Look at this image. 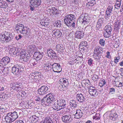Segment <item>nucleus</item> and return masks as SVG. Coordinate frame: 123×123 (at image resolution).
<instances>
[{"label": "nucleus", "instance_id": "45", "mask_svg": "<svg viewBox=\"0 0 123 123\" xmlns=\"http://www.w3.org/2000/svg\"><path fill=\"white\" fill-rule=\"evenodd\" d=\"M120 6L121 3H117L116 2L114 6L115 8L117 9H118L120 8Z\"/></svg>", "mask_w": 123, "mask_h": 123}, {"label": "nucleus", "instance_id": "29", "mask_svg": "<svg viewBox=\"0 0 123 123\" xmlns=\"http://www.w3.org/2000/svg\"><path fill=\"white\" fill-rule=\"evenodd\" d=\"M76 98L78 101L81 103L83 102L84 97L81 93L78 94L76 96Z\"/></svg>", "mask_w": 123, "mask_h": 123}, {"label": "nucleus", "instance_id": "57", "mask_svg": "<svg viewBox=\"0 0 123 123\" xmlns=\"http://www.w3.org/2000/svg\"><path fill=\"white\" fill-rule=\"evenodd\" d=\"M81 60V58H77L76 59V62L78 63H81V62L80 61V60H79V59Z\"/></svg>", "mask_w": 123, "mask_h": 123}, {"label": "nucleus", "instance_id": "32", "mask_svg": "<svg viewBox=\"0 0 123 123\" xmlns=\"http://www.w3.org/2000/svg\"><path fill=\"white\" fill-rule=\"evenodd\" d=\"M37 60L34 58L31 59L30 61L31 65L32 66H36L37 64Z\"/></svg>", "mask_w": 123, "mask_h": 123}, {"label": "nucleus", "instance_id": "56", "mask_svg": "<svg viewBox=\"0 0 123 123\" xmlns=\"http://www.w3.org/2000/svg\"><path fill=\"white\" fill-rule=\"evenodd\" d=\"M92 60L91 58L90 59L88 60V63L90 65H91L92 64Z\"/></svg>", "mask_w": 123, "mask_h": 123}, {"label": "nucleus", "instance_id": "18", "mask_svg": "<svg viewBox=\"0 0 123 123\" xmlns=\"http://www.w3.org/2000/svg\"><path fill=\"white\" fill-rule=\"evenodd\" d=\"M10 59L8 56L3 58L1 61V63L2 64H7L9 62Z\"/></svg>", "mask_w": 123, "mask_h": 123}, {"label": "nucleus", "instance_id": "6", "mask_svg": "<svg viewBox=\"0 0 123 123\" xmlns=\"http://www.w3.org/2000/svg\"><path fill=\"white\" fill-rule=\"evenodd\" d=\"M53 70L54 72L59 73L62 71V68L60 64L58 63H55L52 65Z\"/></svg>", "mask_w": 123, "mask_h": 123}, {"label": "nucleus", "instance_id": "42", "mask_svg": "<svg viewBox=\"0 0 123 123\" xmlns=\"http://www.w3.org/2000/svg\"><path fill=\"white\" fill-rule=\"evenodd\" d=\"M120 59V57L119 56L115 57L114 61V63L117 64V63L119 62V60Z\"/></svg>", "mask_w": 123, "mask_h": 123}, {"label": "nucleus", "instance_id": "63", "mask_svg": "<svg viewBox=\"0 0 123 123\" xmlns=\"http://www.w3.org/2000/svg\"><path fill=\"white\" fill-rule=\"evenodd\" d=\"M41 102L42 103H43V102L44 103H45V97H44L43 99H41Z\"/></svg>", "mask_w": 123, "mask_h": 123}, {"label": "nucleus", "instance_id": "31", "mask_svg": "<svg viewBox=\"0 0 123 123\" xmlns=\"http://www.w3.org/2000/svg\"><path fill=\"white\" fill-rule=\"evenodd\" d=\"M69 105L71 107L74 108L77 107L76 103V101L74 100H71L69 102Z\"/></svg>", "mask_w": 123, "mask_h": 123}, {"label": "nucleus", "instance_id": "20", "mask_svg": "<svg viewBox=\"0 0 123 123\" xmlns=\"http://www.w3.org/2000/svg\"><path fill=\"white\" fill-rule=\"evenodd\" d=\"M109 113V117L110 119L113 121L116 120V118L117 117V113H113L111 111L108 112Z\"/></svg>", "mask_w": 123, "mask_h": 123}, {"label": "nucleus", "instance_id": "47", "mask_svg": "<svg viewBox=\"0 0 123 123\" xmlns=\"http://www.w3.org/2000/svg\"><path fill=\"white\" fill-rule=\"evenodd\" d=\"M95 3V1L94 0L92 1L90 3H88L87 4V6L88 5L90 6H93Z\"/></svg>", "mask_w": 123, "mask_h": 123}, {"label": "nucleus", "instance_id": "61", "mask_svg": "<svg viewBox=\"0 0 123 123\" xmlns=\"http://www.w3.org/2000/svg\"><path fill=\"white\" fill-rule=\"evenodd\" d=\"M43 24H42V25H44V26H46L49 24V23H48L45 22H44L43 23Z\"/></svg>", "mask_w": 123, "mask_h": 123}, {"label": "nucleus", "instance_id": "41", "mask_svg": "<svg viewBox=\"0 0 123 123\" xmlns=\"http://www.w3.org/2000/svg\"><path fill=\"white\" fill-rule=\"evenodd\" d=\"M45 103H47L48 104H50L52 101L49 99L46 96L45 97Z\"/></svg>", "mask_w": 123, "mask_h": 123}, {"label": "nucleus", "instance_id": "37", "mask_svg": "<svg viewBox=\"0 0 123 123\" xmlns=\"http://www.w3.org/2000/svg\"><path fill=\"white\" fill-rule=\"evenodd\" d=\"M63 46L61 44H58L56 46V49L57 50L60 51H61V50L63 49Z\"/></svg>", "mask_w": 123, "mask_h": 123}, {"label": "nucleus", "instance_id": "17", "mask_svg": "<svg viewBox=\"0 0 123 123\" xmlns=\"http://www.w3.org/2000/svg\"><path fill=\"white\" fill-rule=\"evenodd\" d=\"M30 31L28 28H26L25 29L21 34L26 37H28L30 35Z\"/></svg>", "mask_w": 123, "mask_h": 123}, {"label": "nucleus", "instance_id": "11", "mask_svg": "<svg viewBox=\"0 0 123 123\" xmlns=\"http://www.w3.org/2000/svg\"><path fill=\"white\" fill-rule=\"evenodd\" d=\"M41 0H30V3L32 6L37 7L39 6L41 3Z\"/></svg>", "mask_w": 123, "mask_h": 123}, {"label": "nucleus", "instance_id": "28", "mask_svg": "<svg viewBox=\"0 0 123 123\" xmlns=\"http://www.w3.org/2000/svg\"><path fill=\"white\" fill-rule=\"evenodd\" d=\"M10 114L8 113L7 114V115L5 117V119L7 122L12 123L14 121L12 118L11 117Z\"/></svg>", "mask_w": 123, "mask_h": 123}, {"label": "nucleus", "instance_id": "36", "mask_svg": "<svg viewBox=\"0 0 123 123\" xmlns=\"http://www.w3.org/2000/svg\"><path fill=\"white\" fill-rule=\"evenodd\" d=\"M12 52L14 55H19V53H20V51L19 52L18 49L15 48H13L12 49Z\"/></svg>", "mask_w": 123, "mask_h": 123}, {"label": "nucleus", "instance_id": "43", "mask_svg": "<svg viewBox=\"0 0 123 123\" xmlns=\"http://www.w3.org/2000/svg\"><path fill=\"white\" fill-rule=\"evenodd\" d=\"M99 43L101 46H104L105 44V40L103 39H100L99 40Z\"/></svg>", "mask_w": 123, "mask_h": 123}, {"label": "nucleus", "instance_id": "22", "mask_svg": "<svg viewBox=\"0 0 123 123\" xmlns=\"http://www.w3.org/2000/svg\"><path fill=\"white\" fill-rule=\"evenodd\" d=\"M92 88H90L89 89V92L90 95L95 97L97 94V93L96 94L97 91L96 89Z\"/></svg>", "mask_w": 123, "mask_h": 123}, {"label": "nucleus", "instance_id": "16", "mask_svg": "<svg viewBox=\"0 0 123 123\" xmlns=\"http://www.w3.org/2000/svg\"><path fill=\"white\" fill-rule=\"evenodd\" d=\"M56 102L62 108V109H63L64 108V106L66 105L65 100L62 98H60L57 100Z\"/></svg>", "mask_w": 123, "mask_h": 123}, {"label": "nucleus", "instance_id": "19", "mask_svg": "<svg viewBox=\"0 0 123 123\" xmlns=\"http://www.w3.org/2000/svg\"><path fill=\"white\" fill-rule=\"evenodd\" d=\"M25 29L24 25H17L16 27V30L18 31V32H19L21 33Z\"/></svg>", "mask_w": 123, "mask_h": 123}, {"label": "nucleus", "instance_id": "34", "mask_svg": "<svg viewBox=\"0 0 123 123\" xmlns=\"http://www.w3.org/2000/svg\"><path fill=\"white\" fill-rule=\"evenodd\" d=\"M46 96L49 99L52 101H53L55 99L54 95V94L51 93H49L46 95Z\"/></svg>", "mask_w": 123, "mask_h": 123}, {"label": "nucleus", "instance_id": "7", "mask_svg": "<svg viewBox=\"0 0 123 123\" xmlns=\"http://www.w3.org/2000/svg\"><path fill=\"white\" fill-rule=\"evenodd\" d=\"M73 113L75 116L74 117L76 118H79L83 115L82 111L80 109L74 110L72 111Z\"/></svg>", "mask_w": 123, "mask_h": 123}, {"label": "nucleus", "instance_id": "54", "mask_svg": "<svg viewBox=\"0 0 123 123\" xmlns=\"http://www.w3.org/2000/svg\"><path fill=\"white\" fill-rule=\"evenodd\" d=\"M116 86L118 87H121L122 86H123V82H120L118 86L117 85H116Z\"/></svg>", "mask_w": 123, "mask_h": 123}, {"label": "nucleus", "instance_id": "10", "mask_svg": "<svg viewBox=\"0 0 123 123\" xmlns=\"http://www.w3.org/2000/svg\"><path fill=\"white\" fill-rule=\"evenodd\" d=\"M1 36L3 37V42H7L10 41L14 37V36L12 35L11 33H9L7 35H4V36Z\"/></svg>", "mask_w": 123, "mask_h": 123}, {"label": "nucleus", "instance_id": "59", "mask_svg": "<svg viewBox=\"0 0 123 123\" xmlns=\"http://www.w3.org/2000/svg\"><path fill=\"white\" fill-rule=\"evenodd\" d=\"M15 123H24V122L23 121L19 120L18 121H16Z\"/></svg>", "mask_w": 123, "mask_h": 123}, {"label": "nucleus", "instance_id": "4", "mask_svg": "<svg viewBox=\"0 0 123 123\" xmlns=\"http://www.w3.org/2000/svg\"><path fill=\"white\" fill-rule=\"evenodd\" d=\"M40 73L37 72H35L34 74L31 75V78L33 80H32V82H38L41 77Z\"/></svg>", "mask_w": 123, "mask_h": 123}, {"label": "nucleus", "instance_id": "62", "mask_svg": "<svg viewBox=\"0 0 123 123\" xmlns=\"http://www.w3.org/2000/svg\"><path fill=\"white\" fill-rule=\"evenodd\" d=\"M101 24H99L97 22L96 25V26L97 28H98L101 27Z\"/></svg>", "mask_w": 123, "mask_h": 123}, {"label": "nucleus", "instance_id": "5", "mask_svg": "<svg viewBox=\"0 0 123 123\" xmlns=\"http://www.w3.org/2000/svg\"><path fill=\"white\" fill-rule=\"evenodd\" d=\"M101 50L100 49V47L98 46H97L95 48L94 53V54H95L96 55V57H96L95 58L96 60L99 61L100 60V58L101 57V56H98V55H101L102 53L101 51Z\"/></svg>", "mask_w": 123, "mask_h": 123}, {"label": "nucleus", "instance_id": "50", "mask_svg": "<svg viewBox=\"0 0 123 123\" xmlns=\"http://www.w3.org/2000/svg\"><path fill=\"white\" fill-rule=\"evenodd\" d=\"M113 6H109L107 8V10L109 11L110 12H111L112 11V9H113Z\"/></svg>", "mask_w": 123, "mask_h": 123}, {"label": "nucleus", "instance_id": "35", "mask_svg": "<svg viewBox=\"0 0 123 123\" xmlns=\"http://www.w3.org/2000/svg\"><path fill=\"white\" fill-rule=\"evenodd\" d=\"M112 29L110 26L107 25L104 28V31L108 32L109 33H111Z\"/></svg>", "mask_w": 123, "mask_h": 123}, {"label": "nucleus", "instance_id": "25", "mask_svg": "<svg viewBox=\"0 0 123 123\" xmlns=\"http://www.w3.org/2000/svg\"><path fill=\"white\" fill-rule=\"evenodd\" d=\"M52 33L55 35L56 37L61 36L62 35V33L60 30L59 29L54 30L52 31Z\"/></svg>", "mask_w": 123, "mask_h": 123}, {"label": "nucleus", "instance_id": "46", "mask_svg": "<svg viewBox=\"0 0 123 123\" xmlns=\"http://www.w3.org/2000/svg\"><path fill=\"white\" fill-rule=\"evenodd\" d=\"M92 78L93 80L96 81L98 79V75L94 74L92 76Z\"/></svg>", "mask_w": 123, "mask_h": 123}, {"label": "nucleus", "instance_id": "3", "mask_svg": "<svg viewBox=\"0 0 123 123\" xmlns=\"http://www.w3.org/2000/svg\"><path fill=\"white\" fill-rule=\"evenodd\" d=\"M24 68L23 66L21 65L14 66L12 68V72L14 74L18 75L20 72L23 71Z\"/></svg>", "mask_w": 123, "mask_h": 123}, {"label": "nucleus", "instance_id": "30", "mask_svg": "<svg viewBox=\"0 0 123 123\" xmlns=\"http://www.w3.org/2000/svg\"><path fill=\"white\" fill-rule=\"evenodd\" d=\"M9 113L10 114L11 117L14 121L18 117V115L16 112L14 111L12 113L11 112Z\"/></svg>", "mask_w": 123, "mask_h": 123}, {"label": "nucleus", "instance_id": "9", "mask_svg": "<svg viewBox=\"0 0 123 123\" xmlns=\"http://www.w3.org/2000/svg\"><path fill=\"white\" fill-rule=\"evenodd\" d=\"M62 118V121L66 123L70 122H72L73 120V119L70 115H64Z\"/></svg>", "mask_w": 123, "mask_h": 123}, {"label": "nucleus", "instance_id": "33", "mask_svg": "<svg viewBox=\"0 0 123 123\" xmlns=\"http://www.w3.org/2000/svg\"><path fill=\"white\" fill-rule=\"evenodd\" d=\"M7 6V3L5 2L2 1L0 2V7L1 8L6 9Z\"/></svg>", "mask_w": 123, "mask_h": 123}, {"label": "nucleus", "instance_id": "64", "mask_svg": "<svg viewBox=\"0 0 123 123\" xmlns=\"http://www.w3.org/2000/svg\"><path fill=\"white\" fill-rule=\"evenodd\" d=\"M16 88L18 89V90H20L21 88V87L20 86H18V85H16Z\"/></svg>", "mask_w": 123, "mask_h": 123}, {"label": "nucleus", "instance_id": "13", "mask_svg": "<svg viewBox=\"0 0 123 123\" xmlns=\"http://www.w3.org/2000/svg\"><path fill=\"white\" fill-rule=\"evenodd\" d=\"M51 64L49 63H47L45 64L44 66L43 69L45 70L46 72L50 74L51 73Z\"/></svg>", "mask_w": 123, "mask_h": 123}, {"label": "nucleus", "instance_id": "21", "mask_svg": "<svg viewBox=\"0 0 123 123\" xmlns=\"http://www.w3.org/2000/svg\"><path fill=\"white\" fill-rule=\"evenodd\" d=\"M52 106L53 109L56 110L57 111L62 109V108L61 107L56 101L54 102L53 105Z\"/></svg>", "mask_w": 123, "mask_h": 123}, {"label": "nucleus", "instance_id": "51", "mask_svg": "<svg viewBox=\"0 0 123 123\" xmlns=\"http://www.w3.org/2000/svg\"><path fill=\"white\" fill-rule=\"evenodd\" d=\"M106 53L107 55L105 56L106 57L109 59L111 58V56L110 54V52L109 51H107Z\"/></svg>", "mask_w": 123, "mask_h": 123}, {"label": "nucleus", "instance_id": "12", "mask_svg": "<svg viewBox=\"0 0 123 123\" xmlns=\"http://www.w3.org/2000/svg\"><path fill=\"white\" fill-rule=\"evenodd\" d=\"M47 53L48 55L51 58H55L56 56V54L55 52L49 48L47 49Z\"/></svg>", "mask_w": 123, "mask_h": 123}, {"label": "nucleus", "instance_id": "49", "mask_svg": "<svg viewBox=\"0 0 123 123\" xmlns=\"http://www.w3.org/2000/svg\"><path fill=\"white\" fill-rule=\"evenodd\" d=\"M22 36L20 35H19L16 36L15 38L16 40H18L21 39L22 38Z\"/></svg>", "mask_w": 123, "mask_h": 123}, {"label": "nucleus", "instance_id": "40", "mask_svg": "<svg viewBox=\"0 0 123 123\" xmlns=\"http://www.w3.org/2000/svg\"><path fill=\"white\" fill-rule=\"evenodd\" d=\"M55 26L58 27H60L61 26V21L59 20L56 21L55 23Z\"/></svg>", "mask_w": 123, "mask_h": 123}, {"label": "nucleus", "instance_id": "1", "mask_svg": "<svg viewBox=\"0 0 123 123\" xmlns=\"http://www.w3.org/2000/svg\"><path fill=\"white\" fill-rule=\"evenodd\" d=\"M75 17L72 14L67 15L64 18V20L65 24L69 27L71 26L72 22L75 20Z\"/></svg>", "mask_w": 123, "mask_h": 123}, {"label": "nucleus", "instance_id": "60", "mask_svg": "<svg viewBox=\"0 0 123 123\" xmlns=\"http://www.w3.org/2000/svg\"><path fill=\"white\" fill-rule=\"evenodd\" d=\"M111 12H109L106 15H105V17H106L107 18H108L110 17L111 15Z\"/></svg>", "mask_w": 123, "mask_h": 123}, {"label": "nucleus", "instance_id": "39", "mask_svg": "<svg viewBox=\"0 0 123 123\" xmlns=\"http://www.w3.org/2000/svg\"><path fill=\"white\" fill-rule=\"evenodd\" d=\"M106 83L105 80L103 79L100 80L99 85L101 87H102Z\"/></svg>", "mask_w": 123, "mask_h": 123}, {"label": "nucleus", "instance_id": "44", "mask_svg": "<svg viewBox=\"0 0 123 123\" xmlns=\"http://www.w3.org/2000/svg\"><path fill=\"white\" fill-rule=\"evenodd\" d=\"M120 22L116 23V24H115V28L114 29H115L116 28V30H118L120 27Z\"/></svg>", "mask_w": 123, "mask_h": 123}, {"label": "nucleus", "instance_id": "48", "mask_svg": "<svg viewBox=\"0 0 123 123\" xmlns=\"http://www.w3.org/2000/svg\"><path fill=\"white\" fill-rule=\"evenodd\" d=\"M80 44L82 46H86L87 45V42L86 41H82L80 43Z\"/></svg>", "mask_w": 123, "mask_h": 123}, {"label": "nucleus", "instance_id": "8", "mask_svg": "<svg viewBox=\"0 0 123 123\" xmlns=\"http://www.w3.org/2000/svg\"><path fill=\"white\" fill-rule=\"evenodd\" d=\"M49 88L46 86H43L38 90V92L40 94L43 95L48 92Z\"/></svg>", "mask_w": 123, "mask_h": 123}, {"label": "nucleus", "instance_id": "23", "mask_svg": "<svg viewBox=\"0 0 123 123\" xmlns=\"http://www.w3.org/2000/svg\"><path fill=\"white\" fill-rule=\"evenodd\" d=\"M48 11L49 12V13L51 15H54L55 14L56 15L57 13V9L55 7H53L52 9H48Z\"/></svg>", "mask_w": 123, "mask_h": 123}, {"label": "nucleus", "instance_id": "24", "mask_svg": "<svg viewBox=\"0 0 123 123\" xmlns=\"http://www.w3.org/2000/svg\"><path fill=\"white\" fill-rule=\"evenodd\" d=\"M36 49L37 48L35 47V46L33 45H29L27 48V50L32 53L36 52Z\"/></svg>", "mask_w": 123, "mask_h": 123}, {"label": "nucleus", "instance_id": "2", "mask_svg": "<svg viewBox=\"0 0 123 123\" xmlns=\"http://www.w3.org/2000/svg\"><path fill=\"white\" fill-rule=\"evenodd\" d=\"M79 17L82 23L84 25H88L91 23V20L89 17L88 14H82Z\"/></svg>", "mask_w": 123, "mask_h": 123}, {"label": "nucleus", "instance_id": "55", "mask_svg": "<svg viewBox=\"0 0 123 123\" xmlns=\"http://www.w3.org/2000/svg\"><path fill=\"white\" fill-rule=\"evenodd\" d=\"M72 22V23L71 24L72 26L74 28H76V25L75 23L73 22Z\"/></svg>", "mask_w": 123, "mask_h": 123}, {"label": "nucleus", "instance_id": "53", "mask_svg": "<svg viewBox=\"0 0 123 123\" xmlns=\"http://www.w3.org/2000/svg\"><path fill=\"white\" fill-rule=\"evenodd\" d=\"M5 98V96L3 94H0V100H2L3 99H4Z\"/></svg>", "mask_w": 123, "mask_h": 123}, {"label": "nucleus", "instance_id": "14", "mask_svg": "<svg viewBox=\"0 0 123 123\" xmlns=\"http://www.w3.org/2000/svg\"><path fill=\"white\" fill-rule=\"evenodd\" d=\"M75 37L79 39L83 38L84 36V33L81 30L76 31L75 33Z\"/></svg>", "mask_w": 123, "mask_h": 123}, {"label": "nucleus", "instance_id": "58", "mask_svg": "<svg viewBox=\"0 0 123 123\" xmlns=\"http://www.w3.org/2000/svg\"><path fill=\"white\" fill-rule=\"evenodd\" d=\"M110 92L114 93L115 91V89L113 88H110Z\"/></svg>", "mask_w": 123, "mask_h": 123}, {"label": "nucleus", "instance_id": "15", "mask_svg": "<svg viewBox=\"0 0 123 123\" xmlns=\"http://www.w3.org/2000/svg\"><path fill=\"white\" fill-rule=\"evenodd\" d=\"M43 55V54L42 52H36L34 54V57H36L37 60V61H38L42 59Z\"/></svg>", "mask_w": 123, "mask_h": 123}, {"label": "nucleus", "instance_id": "26", "mask_svg": "<svg viewBox=\"0 0 123 123\" xmlns=\"http://www.w3.org/2000/svg\"><path fill=\"white\" fill-rule=\"evenodd\" d=\"M61 83L65 87L67 86L68 83V80L65 78H62L60 80Z\"/></svg>", "mask_w": 123, "mask_h": 123}, {"label": "nucleus", "instance_id": "27", "mask_svg": "<svg viewBox=\"0 0 123 123\" xmlns=\"http://www.w3.org/2000/svg\"><path fill=\"white\" fill-rule=\"evenodd\" d=\"M25 52L24 51L20 53V58L22 59L23 61L26 62L28 58L27 57V56L25 54Z\"/></svg>", "mask_w": 123, "mask_h": 123}, {"label": "nucleus", "instance_id": "52", "mask_svg": "<svg viewBox=\"0 0 123 123\" xmlns=\"http://www.w3.org/2000/svg\"><path fill=\"white\" fill-rule=\"evenodd\" d=\"M104 19L103 18H101L99 19L98 21L97 22L99 24H102L103 23Z\"/></svg>", "mask_w": 123, "mask_h": 123}, {"label": "nucleus", "instance_id": "38", "mask_svg": "<svg viewBox=\"0 0 123 123\" xmlns=\"http://www.w3.org/2000/svg\"><path fill=\"white\" fill-rule=\"evenodd\" d=\"M103 36L105 38L109 37L111 36V33H109L104 31L103 32Z\"/></svg>", "mask_w": 123, "mask_h": 123}]
</instances>
